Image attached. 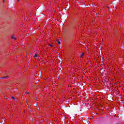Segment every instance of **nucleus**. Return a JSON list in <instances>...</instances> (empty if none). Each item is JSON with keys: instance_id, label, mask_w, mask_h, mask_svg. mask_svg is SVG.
I'll return each mask as SVG.
<instances>
[{"instance_id": "dca6fc26", "label": "nucleus", "mask_w": 124, "mask_h": 124, "mask_svg": "<svg viewBox=\"0 0 124 124\" xmlns=\"http://www.w3.org/2000/svg\"><path fill=\"white\" fill-rule=\"evenodd\" d=\"M9 100H10V99H9Z\"/></svg>"}, {"instance_id": "1a4fd4ad", "label": "nucleus", "mask_w": 124, "mask_h": 124, "mask_svg": "<svg viewBox=\"0 0 124 124\" xmlns=\"http://www.w3.org/2000/svg\"><path fill=\"white\" fill-rule=\"evenodd\" d=\"M25 93L29 94V93H28L27 92H26Z\"/></svg>"}, {"instance_id": "2eb2a0df", "label": "nucleus", "mask_w": 124, "mask_h": 124, "mask_svg": "<svg viewBox=\"0 0 124 124\" xmlns=\"http://www.w3.org/2000/svg\"><path fill=\"white\" fill-rule=\"evenodd\" d=\"M42 72H41V73H40V74H42Z\"/></svg>"}, {"instance_id": "4468645a", "label": "nucleus", "mask_w": 124, "mask_h": 124, "mask_svg": "<svg viewBox=\"0 0 124 124\" xmlns=\"http://www.w3.org/2000/svg\"><path fill=\"white\" fill-rule=\"evenodd\" d=\"M42 72H41V73H40V74H42Z\"/></svg>"}, {"instance_id": "0eeeda50", "label": "nucleus", "mask_w": 124, "mask_h": 124, "mask_svg": "<svg viewBox=\"0 0 124 124\" xmlns=\"http://www.w3.org/2000/svg\"><path fill=\"white\" fill-rule=\"evenodd\" d=\"M113 8H114L113 10H115V8H116V6H113Z\"/></svg>"}, {"instance_id": "f8f14e48", "label": "nucleus", "mask_w": 124, "mask_h": 124, "mask_svg": "<svg viewBox=\"0 0 124 124\" xmlns=\"http://www.w3.org/2000/svg\"><path fill=\"white\" fill-rule=\"evenodd\" d=\"M3 3L4 2V0H3Z\"/></svg>"}, {"instance_id": "7ed1b4c3", "label": "nucleus", "mask_w": 124, "mask_h": 124, "mask_svg": "<svg viewBox=\"0 0 124 124\" xmlns=\"http://www.w3.org/2000/svg\"><path fill=\"white\" fill-rule=\"evenodd\" d=\"M84 55H85V53L83 52L82 53H81L80 55V58H83V56H84Z\"/></svg>"}, {"instance_id": "9d476101", "label": "nucleus", "mask_w": 124, "mask_h": 124, "mask_svg": "<svg viewBox=\"0 0 124 124\" xmlns=\"http://www.w3.org/2000/svg\"><path fill=\"white\" fill-rule=\"evenodd\" d=\"M109 10H113L112 9H109Z\"/></svg>"}, {"instance_id": "f257e3e1", "label": "nucleus", "mask_w": 124, "mask_h": 124, "mask_svg": "<svg viewBox=\"0 0 124 124\" xmlns=\"http://www.w3.org/2000/svg\"><path fill=\"white\" fill-rule=\"evenodd\" d=\"M0 79H3V80H5V79H8V76H6L5 77L0 78Z\"/></svg>"}, {"instance_id": "9b49d317", "label": "nucleus", "mask_w": 124, "mask_h": 124, "mask_svg": "<svg viewBox=\"0 0 124 124\" xmlns=\"http://www.w3.org/2000/svg\"><path fill=\"white\" fill-rule=\"evenodd\" d=\"M17 1H20V0H17Z\"/></svg>"}, {"instance_id": "6e6552de", "label": "nucleus", "mask_w": 124, "mask_h": 124, "mask_svg": "<svg viewBox=\"0 0 124 124\" xmlns=\"http://www.w3.org/2000/svg\"><path fill=\"white\" fill-rule=\"evenodd\" d=\"M49 46H51V47H53V45H49Z\"/></svg>"}, {"instance_id": "423d86ee", "label": "nucleus", "mask_w": 124, "mask_h": 124, "mask_svg": "<svg viewBox=\"0 0 124 124\" xmlns=\"http://www.w3.org/2000/svg\"><path fill=\"white\" fill-rule=\"evenodd\" d=\"M58 44H61V42L60 41H58Z\"/></svg>"}, {"instance_id": "39448f33", "label": "nucleus", "mask_w": 124, "mask_h": 124, "mask_svg": "<svg viewBox=\"0 0 124 124\" xmlns=\"http://www.w3.org/2000/svg\"><path fill=\"white\" fill-rule=\"evenodd\" d=\"M36 57H37V54H35L34 55V58H36Z\"/></svg>"}, {"instance_id": "f03ea898", "label": "nucleus", "mask_w": 124, "mask_h": 124, "mask_svg": "<svg viewBox=\"0 0 124 124\" xmlns=\"http://www.w3.org/2000/svg\"><path fill=\"white\" fill-rule=\"evenodd\" d=\"M11 98H12V99H14V100L15 101H17V99H16V98H15V97H14V96H11Z\"/></svg>"}, {"instance_id": "20e7f679", "label": "nucleus", "mask_w": 124, "mask_h": 124, "mask_svg": "<svg viewBox=\"0 0 124 124\" xmlns=\"http://www.w3.org/2000/svg\"><path fill=\"white\" fill-rule=\"evenodd\" d=\"M12 39L16 40V37H14V36H12Z\"/></svg>"}, {"instance_id": "ddd939ff", "label": "nucleus", "mask_w": 124, "mask_h": 124, "mask_svg": "<svg viewBox=\"0 0 124 124\" xmlns=\"http://www.w3.org/2000/svg\"><path fill=\"white\" fill-rule=\"evenodd\" d=\"M29 33H28V34H27V35H29Z\"/></svg>"}]
</instances>
